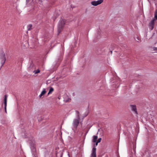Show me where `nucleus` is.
Listing matches in <instances>:
<instances>
[{
	"label": "nucleus",
	"mask_w": 157,
	"mask_h": 157,
	"mask_svg": "<svg viewBox=\"0 0 157 157\" xmlns=\"http://www.w3.org/2000/svg\"><path fill=\"white\" fill-rule=\"evenodd\" d=\"M95 143H95V146H97L98 144V142H97H97H95Z\"/></svg>",
	"instance_id": "20"
},
{
	"label": "nucleus",
	"mask_w": 157,
	"mask_h": 157,
	"mask_svg": "<svg viewBox=\"0 0 157 157\" xmlns=\"http://www.w3.org/2000/svg\"><path fill=\"white\" fill-rule=\"evenodd\" d=\"M40 72V70L38 69L33 71V72H34L35 74H36Z\"/></svg>",
	"instance_id": "14"
},
{
	"label": "nucleus",
	"mask_w": 157,
	"mask_h": 157,
	"mask_svg": "<svg viewBox=\"0 0 157 157\" xmlns=\"http://www.w3.org/2000/svg\"><path fill=\"white\" fill-rule=\"evenodd\" d=\"M33 153L34 154L36 152V149L35 147H33L32 149Z\"/></svg>",
	"instance_id": "15"
},
{
	"label": "nucleus",
	"mask_w": 157,
	"mask_h": 157,
	"mask_svg": "<svg viewBox=\"0 0 157 157\" xmlns=\"http://www.w3.org/2000/svg\"><path fill=\"white\" fill-rule=\"evenodd\" d=\"M155 19H153L150 22L149 24V29L151 30H152L154 28V22Z\"/></svg>",
	"instance_id": "5"
},
{
	"label": "nucleus",
	"mask_w": 157,
	"mask_h": 157,
	"mask_svg": "<svg viewBox=\"0 0 157 157\" xmlns=\"http://www.w3.org/2000/svg\"><path fill=\"white\" fill-rule=\"evenodd\" d=\"M157 14V9L155 11V14Z\"/></svg>",
	"instance_id": "19"
},
{
	"label": "nucleus",
	"mask_w": 157,
	"mask_h": 157,
	"mask_svg": "<svg viewBox=\"0 0 157 157\" xmlns=\"http://www.w3.org/2000/svg\"><path fill=\"white\" fill-rule=\"evenodd\" d=\"M66 98H64V101L66 102H68L70 101L71 99L69 98L67 96H66Z\"/></svg>",
	"instance_id": "11"
},
{
	"label": "nucleus",
	"mask_w": 157,
	"mask_h": 157,
	"mask_svg": "<svg viewBox=\"0 0 157 157\" xmlns=\"http://www.w3.org/2000/svg\"><path fill=\"white\" fill-rule=\"evenodd\" d=\"M76 112L77 113H78V115H79V112L78 111H76Z\"/></svg>",
	"instance_id": "21"
},
{
	"label": "nucleus",
	"mask_w": 157,
	"mask_h": 157,
	"mask_svg": "<svg viewBox=\"0 0 157 157\" xmlns=\"http://www.w3.org/2000/svg\"><path fill=\"white\" fill-rule=\"evenodd\" d=\"M46 93V91L45 89H44L41 92L40 94L39 95V97L40 98H43V97H42Z\"/></svg>",
	"instance_id": "9"
},
{
	"label": "nucleus",
	"mask_w": 157,
	"mask_h": 157,
	"mask_svg": "<svg viewBox=\"0 0 157 157\" xmlns=\"http://www.w3.org/2000/svg\"><path fill=\"white\" fill-rule=\"evenodd\" d=\"M98 136H93V139L92 141L93 142H96L97 141Z\"/></svg>",
	"instance_id": "10"
},
{
	"label": "nucleus",
	"mask_w": 157,
	"mask_h": 157,
	"mask_svg": "<svg viewBox=\"0 0 157 157\" xmlns=\"http://www.w3.org/2000/svg\"><path fill=\"white\" fill-rule=\"evenodd\" d=\"M7 96L6 95L4 96V107L7 106Z\"/></svg>",
	"instance_id": "8"
},
{
	"label": "nucleus",
	"mask_w": 157,
	"mask_h": 157,
	"mask_svg": "<svg viewBox=\"0 0 157 157\" xmlns=\"http://www.w3.org/2000/svg\"><path fill=\"white\" fill-rule=\"evenodd\" d=\"M31 0H26V1L27 3H28Z\"/></svg>",
	"instance_id": "22"
},
{
	"label": "nucleus",
	"mask_w": 157,
	"mask_h": 157,
	"mask_svg": "<svg viewBox=\"0 0 157 157\" xmlns=\"http://www.w3.org/2000/svg\"><path fill=\"white\" fill-rule=\"evenodd\" d=\"M53 91H54L53 88L52 87H51L49 90V91L48 93V94H50L52 93Z\"/></svg>",
	"instance_id": "12"
},
{
	"label": "nucleus",
	"mask_w": 157,
	"mask_h": 157,
	"mask_svg": "<svg viewBox=\"0 0 157 157\" xmlns=\"http://www.w3.org/2000/svg\"><path fill=\"white\" fill-rule=\"evenodd\" d=\"M154 50H157V48H154Z\"/></svg>",
	"instance_id": "23"
},
{
	"label": "nucleus",
	"mask_w": 157,
	"mask_h": 157,
	"mask_svg": "<svg viewBox=\"0 0 157 157\" xmlns=\"http://www.w3.org/2000/svg\"><path fill=\"white\" fill-rule=\"evenodd\" d=\"M96 148L93 147L92 149V152L91 154V157H96Z\"/></svg>",
	"instance_id": "6"
},
{
	"label": "nucleus",
	"mask_w": 157,
	"mask_h": 157,
	"mask_svg": "<svg viewBox=\"0 0 157 157\" xmlns=\"http://www.w3.org/2000/svg\"><path fill=\"white\" fill-rule=\"evenodd\" d=\"M101 138H99L97 140L98 143H100L101 142Z\"/></svg>",
	"instance_id": "16"
},
{
	"label": "nucleus",
	"mask_w": 157,
	"mask_h": 157,
	"mask_svg": "<svg viewBox=\"0 0 157 157\" xmlns=\"http://www.w3.org/2000/svg\"><path fill=\"white\" fill-rule=\"evenodd\" d=\"M66 23V20L65 19H61L59 21L58 24V31L59 33H60L64 25Z\"/></svg>",
	"instance_id": "2"
},
{
	"label": "nucleus",
	"mask_w": 157,
	"mask_h": 157,
	"mask_svg": "<svg viewBox=\"0 0 157 157\" xmlns=\"http://www.w3.org/2000/svg\"><path fill=\"white\" fill-rule=\"evenodd\" d=\"M32 25L30 24L28 25L27 26V30H30L32 28Z\"/></svg>",
	"instance_id": "13"
},
{
	"label": "nucleus",
	"mask_w": 157,
	"mask_h": 157,
	"mask_svg": "<svg viewBox=\"0 0 157 157\" xmlns=\"http://www.w3.org/2000/svg\"><path fill=\"white\" fill-rule=\"evenodd\" d=\"M155 18L157 19V14H155Z\"/></svg>",
	"instance_id": "18"
},
{
	"label": "nucleus",
	"mask_w": 157,
	"mask_h": 157,
	"mask_svg": "<svg viewBox=\"0 0 157 157\" xmlns=\"http://www.w3.org/2000/svg\"><path fill=\"white\" fill-rule=\"evenodd\" d=\"M103 1V0H98L97 1L91 2V4L94 6H97L101 4Z\"/></svg>",
	"instance_id": "4"
},
{
	"label": "nucleus",
	"mask_w": 157,
	"mask_h": 157,
	"mask_svg": "<svg viewBox=\"0 0 157 157\" xmlns=\"http://www.w3.org/2000/svg\"><path fill=\"white\" fill-rule=\"evenodd\" d=\"M131 107L132 110L134 111L136 114H137L136 105H131Z\"/></svg>",
	"instance_id": "7"
},
{
	"label": "nucleus",
	"mask_w": 157,
	"mask_h": 157,
	"mask_svg": "<svg viewBox=\"0 0 157 157\" xmlns=\"http://www.w3.org/2000/svg\"><path fill=\"white\" fill-rule=\"evenodd\" d=\"M0 60L1 64V66L2 67L4 64L6 60V57H5V54L3 52H2L0 54Z\"/></svg>",
	"instance_id": "3"
},
{
	"label": "nucleus",
	"mask_w": 157,
	"mask_h": 157,
	"mask_svg": "<svg viewBox=\"0 0 157 157\" xmlns=\"http://www.w3.org/2000/svg\"><path fill=\"white\" fill-rule=\"evenodd\" d=\"M5 111L6 113H7L6 106L4 107Z\"/></svg>",
	"instance_id": "17"
},
{
	"label": "nucleus",
	"mask_w": 157,
	"mask_h": 157,
	"mask_svg": "<svg viewBox=\"0 0 157 157\" xmlns=\"http://www.w3.org/2000/svg\"><path fill=\"white\" fill-rule=\"evenodd\" d=\"M80 120V117L79 115H78L77 119H74L73 121V129L74 132H75L79 124V121Z\"/></svg>",
	"instance_id": "1"
}]
</instances>
